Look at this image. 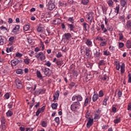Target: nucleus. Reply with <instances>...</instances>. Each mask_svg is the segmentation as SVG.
<instances>
[{"label":"nucleus","instance_id":"nucleus-59","mask_svg":"<svg viewBox=\"0 0 131 131\" xmlns=\"http://www.w3.org/2000/svg\"><path fill=\"white\" fill-rule=\"evenodd\" d=\"M45 110V106H43L41 108H39L38 109V110H39V111H40L41 112H43Z\"/></svg>","mask_w":131,"mask_h":131},{"label":"nucleus","instance_id":"nucleus-16","mask_svg":"<svg viewBox=\"0 0 131 131\" xmlns=\"http://www.w3.org/2000/svg\"><path fill=\"white\" fill-rule=\"evenodd\" d=\"M100 97L99 96V95L94 93L93 96V102H96L98 99H99V98Z\"/></svg>","mask_w":131,"mask_h":131},{"label":"nucleus","instance_id":"nucleus-46","mask_svg":"<svg viewBox=\"0 0 131 131\" xmlns=\"http://www.w3.org/2000/svg\"><path fill=\"white\" fill-rule=\"evenodd\" d=\"M41 126L43 127H46L48 126V124L45 121H42L41 122Z\"/></svg>","mask_w":131,"mask_h":131},{"label":"nucleus","instance_id":"nucleus-34","mask_svg":"<svg viewBox=\"0 0 131 131\" xmlns=\"http://www.w3.org/2000/svg\"><path fill=\"white\" fill-rule=\"evenodd\" d=\"M16 102V100L14 99V101H11L10 103L8 104V107L9 109L11 108L13 106L14 102Z\"/></svg>","mask_w":131,"mask_h":131},{"label":"nucleus","instance_id":"nucleus-15","mask_svg":"<svg viewBox=\"0 0 131 131\" xmlns=\"http://www.w3.org/2000/svg\"><path fill=\"white\" fill-rule=\"evenodd\" d=\"M120 3L122 7H126L127 6V0H120Z\"/></svg>","mask_w":131,"mask_h":131},{"label":"nucleus","instance_id":"nucleus-43","mask_svg":"<svg viewBox=\"0 0 131 131\" xmlns=\"http://www.w3.org/2000/svg\"><path fill=\"white\" fill-rule=\"evenodd\" d=\"M68 20V21L70 22L72 24H74V17H69Z\"/></svg>","mask_w":131,"mask_h":131},{"label":"nucleus","instance_id":"nucleus-32","mask_svg":"<svg viewBox=\"0 0 131 131\" xmlns=\"http://www.w3.org/2000/svg\"><path fill=\"white\" fill-rule=\"evenodd\" d=\"M103 55L104 56H108L111 55L110 52L107 50H103Z\"/></svg>","mask_w":131,"mask_h":131},{"label":"nucleus","instance_id":"nucleus-49","mask_svg":"<svg viewBox=\"0 0 131 131\" xmlns=\"http://www.w3.org/2000/svg\"><path fill=\"white\" fill-rule=\"evenodd\" d=\"M54 121H55L56 123H57V124H59L60 121H59V118L58 117H56L55 118Z\"/></svg>","mask_w":131,"mask_h":131},{"label":"nucleus","instance_id":"nucleus-5","mask_svg":"<svg viewBox=\"0 0 131 131\" xmlns=\"http://www.w3.org/2000/svg\"><path fill=\"white\" fill-rule=\"evenodd\" d=\"M109 77L106 75H104L101 78V82L104 84H108Z\"/></svg>","mask_w":131,"mask_h":131},{"label":"nucleus","instance_id":"nucleus-60","mask_svg":"<svg viewBox=\"0 0 131 131\" xmlns=\"http://www.w3.org/2000/svg\"><path fill=\"white\" fill-rule=\"evenodd\" d=\"M120 40H122L123 39V35L122 33L119 34Z\"/></svg>","mask_w":131,"mask_h":131},{"label":"nucleus","instance_id":"nucleus-24","mask_svg":"<svg viewBox=\"0 0 131 131\" xmlns=\"http://www.w3.org/2000/svg\"><path fill=\"white\" fill-rule=\"evenodd\" d=\"M126 48L127 49H131V41L128 40L126 41Z\"/></svg>","mask_w":131,"mask_h":131},{"label":"nucleus","instance_id":"nucleus-22","mask_svg":"<svg viewBox=\"0 0 131 131\" xmlns=\"http://www.w3.org/2000/svg\"><path fill=\"white\" fill-rule=\"evenodd\" d=\"M108 99H109V96H105V97H104V99L103 101V105H104V106L107 105L106 102L108 100Z\"/></svg>","mask_w":131,"mask_h":131},{"label":"nucleus","instance_id":"nucleus-21","mask_svg":"<svg viewBox=\"0 0 131 131\" xmlns=\"http://www.w3.org/2000/svg\"><path fill=\"white\" fill-rule=\"evenodd\" d=\"M114 9H115V12L116 13V15H118L120 10V5L117 4L116 7L114 8Z\"/></svg>","mask_w":131,"mask_h":131},{"label":"nucleus","instance_id":"nucleus-10","mask_svg":"<svg viewBox=\"0 0 131 131\" xmlns=\"http://www.w3.org/2000/svg\"><path fill=\"white\" fill-rule=\"evenodd\" d=\"M37 31L38 32H41L43 34H45V29L43 26L40 25L37 29Z\"/></svg>","mask_w":131,"mask_h":131},{"label":"nucleus","instance_id":"nucleus-1","mask_svg":"<svg viewBox=\"0 0 131 131\" xmlns=\"http://www.w3.org/2000/svg\"><path fill=\"white\" fill-rule=\"evenodd\" d=\"M80 103L78 101L74 102L71 105V110L73 112L76 111L79 109Z\"/></svg>","mask_w":131,"mask_h":131},{"label":"nucleus","instance_id":"nucleus-53","mask_svg":"<svg viewBox=\"0 0 131 131\" xmlns=\"http://www.w3.org/2000/svg\"><path fill=\"white\" fill-rule=\"evenodd\" d=\"M118 98H121L122 96V92L120 91V90L118 91Z\"/></svg>","mask_w":131,"mask_h":131},{"label":"nucleus","instance_id":"nucleus-2","mask_svg":"<svg viewBox=\"0 0 131 131\" xmlns=\"http://www.w3.org/2000/svg\"><path fill=\"white\" fill-rule=\"evenodd\" d=\"M37 60L40 59L41 61H44L46 59V55L42 52H39L35 55Z\"/></svg>","mask_w":131,"mask_h":131},{"label":"nucleus","instance_id":"nucleus-51","mask_svg":"<svg viewBox=\"0 0 131 131\" xmlns=\"http://www.w3.org/2000/svg\"><path fill=\"white\" fill-rule=\"evenodd\" d=\"M124 46V44L123 42H119V47L120 49L123 48Z\"/></svg>","mask_w":131,"mask_h":131},{"label":"nucleus","instance_id":"nucleus-11","mask_svg":"<svg viewBox=\"0 0 131 131\" xmlns=\"http://www.w3.org/2000/svg\"><path fill=\"white\" fill-rule=\"evenodd\" d=\"M63 37V39L66 40H70V39L72 38V35L69 33H65L64 34Z\"/></svg>","mask_w":131,"mask_h":131},{"label":"nucleus","instance_id":"nucleus-18","mask_svg":"<svg viewBox=\"0 0 131 131\" xmlns=\"http://www.w3.org/2000/svg\"><path fill=\"white\" fill-rule=\"evenodd\" d=\"M44 74L46 75V76H49L50 75V69L46 68V67H44Z\"/></svg>","mask_w":131,"mask_h":131},{"label":"nucleus","instance_id":"nucleus-31","mask_svg":"<svg viewBox=\"0 0 131 131\" xmlns=\"http://www.w3.org/2000/svg\"><path fill=\"white\" fill-rule=\"evenodd\" d=\"M6 116L8 117H11L13 115V112L11 111H8L6 112Z\"/></svg>","mask_w":131,"mask_h":131},{"label":"nucleus","instance_id":"nucleus-26","mask_svg":"<svg viewBox=\"0 0 131 131\" xmlns=\"http://www.w3.org/2000/svg\"><path fill=\"white\" fill-rule=\"evenodd\" d=\"M68 28L70 29V31H74L75 28L74 26L72 24H68Z\"/></svg>","mask_w":131,"mask_h":131},{"label":"nucleus","instance_id":"nucleus-9","mask_svg":"<svg viewBox=\"0 0 131 131\" xmlns=\"http://www.w3.org/2000/svg\"><path fill=\"white\" fill-rule=\"evenodd\" d=\"M55 8V6L54 3H53L52 1H50L48 2V9L50 11H52Z\"/></svg>","mask_w":131,"mask_h":131},{"label":"nucleus","instance_id":"nucleus-38","mask_svg":"<svg viewBox=\"0 0 131 131\" xmlns=\"http://www.w3.org/2000/svg\"><path fill=\"white\" fill-rule=\"evenodd\" d=\"M82 4L84 5H87L89 3H90V0H82L81 2Z\"/></svg>","mask_w":131,"mask_h":131},{"label":"nucleus","instance_id":"nucleus-19","mask_svg":"<svg viewBox=\"0 0 131 131\" xmlns=\"http://www.w3.org/2000/svg\"><path fill=\"white\" fill-rule=\"evenodd\" d=\"M53 23L54 25L60 24L61 23V19H60L59 18L55 19L53 20Z\"/></svg>","mask_w":131,"mask_h":131},{"label":"nucleus","instance_id":"nucleus-56","mask_svg":"<svg viewBox=\"0 0 131 131\" xmlns=\"http://www.w3.org/2000/svg\"><path fill=\"white\" fill-rule=\"evenodd\" d=\"M16 73L17 74H22L23 72L21 69H18L16 71Z\"/></svg>","mask_w":131,"mask_h":131},{"label":"nucleus","instance_id":"nucleus-63","mask_svg":"<svg viewBox=\"0 0 131 131\" xmlns=\"http://www.w3.org/2000/svg\"><path fill=\"white\" fill-rule=\"evenodd\" d=\"M128 82L131 83V74H128Z\"/></svg>","mask_w":131,"mask_h":131},{"label":"nucleus","instance_id":"nucleus-6","mask_svg":"<svg viewBox=\"0 0 131 131\" xmlns=\"http://www.w3.org/2000/svg\"><path fill=\"white\" fill-rule=\"evenodd\" d=\"M59 94H60V91H57L55 92V95H53V99L52 100L53 102H57V101H56V100L58 99V98L59 97Z\"/></svg>","mask_w":131,"mask_h":131},{"label":"nucleus","instance_id":"nucleus-61","mask_svg":"<svg viewBox=\"0 0 131 131\" xmlns=\"http://www.w3.org/2000/svg\"><path fill=\"white\" fill-rule=\"evenodd\" d=\"M62 56V55L61 54V52H58L57 54H56L57 58H60Z\"/></svg>","mask_w":131,"mask_h":131},{"label":"nucleus","instance_id":"nucleus-36","mask_svg":"<svg viewBox=\"0 0 131 131\" xmlns=\"http://www.w3.org/2000/svg\"><path fill=\"white\" fill-rule=\"evenodd\" d=\"M6 52L9 53V52H12L13 51V47L11 46L10 48H6Z\"/></svg>","mask_w":131,"mask_h":131},{"label":"nucleus","instance_id":"nucleus-64","mask_svg":"<svg viewBox=\"0 0 131 131\" xmlns=\"http://www.w3.org/2000/svg\"><path fill=\"white\" fill-rule=\"evenodd\" d=\"M127 110L131 111V102L128 104V108H127Z\"/></svg>","mask_w":131,"mask_h":131},{"label":"nucleus","instance_id":"nucleus-62","mask_svg":"<svg viewBox=\"0 0 131 131\" xmlns=\"http://www.w3.org/2000/svg\"><path fill=\"white\" fill-rule=\"evenodd\" d=\"M112 112L114 113H116L117 112L116 110H117V108L116 107H114V106H112Z\"/></svg>","mask_w":131,"mask_h":131},{"label":"nucleus","instance_id":"nucleus-57","mask_svg":"<svg viewBox=\"0 0 131 131\" xmlns=\"http://www.w3.org/2000/svg\"><path fill=\"white\" fill-rule=\"evenodd\" d=\"M15 38L14 37H11L9 38V41L11 43H13Z\"/></svg>","mask_w":131,"mask_h":131},{"label":"nucleus","instance_id":"nucleus-40","mask_svg":"<svg viewBox=\"0 0 131 131\" xmlns=\"http://www.w3.org/2000/svg\"><path fill=\"white\" fill-rule=\"evenodd\" d=\"M4 45V39L2 36H0V46H3Z\"/></svg>","mask_w":131,"mask_h":131},{"label":"nucleus","instance_id":"nucleus-54","mask_svg":"<svg viewBox=\"0 0 131 131\" xmlns=\"http://www.w3.org/2000/svg\"><path fill=\"white\" fill-rule=\"evenodd\" d=\"M23 56V54L17 52L16 54H15V57L21 58Z\"/></svg>","mask_w":131,"mask_h":131},{"label":"nucleus","instance_id":"nucleus-50","mask_svg":"<svg viewBox=\"0 0 131 131\" xmlns=\"http://www.w3.org/2000/svg\"><path fill=\"white\" fill-rule=\"evenodd\" d=\"M0 30L2 31H8V29L6 27H5L4 26H2L0 27Z\"/></svg>","mask_w":131,"mask_h":131},{"label":"nucleus","instance_id":"nucleus-17","mask_svg":"<svg viewBox=\"0 0 131 131\" xmlns=\"http://www.w3.org/2000/svg\"><path fill=\"white\" fill-rule=\"evenodd\" d=\"M85 44L86 45L89 47H92V42L90 39H87L85 42Z\"/></svg>","mask_w":131,"mask_h":131},{"label":"nucleus","instance_id":"nucleus-12","mask_svg":"<svg viewBox=\"0 0 131 131\" xmlns=\"http://www.w3.org/2000/svg\"><path fill=\"white\" fill-rule=\"evenodd\" d=\"M91 53H92V51L91 50V49L89 48L88 47L85 48V56H86L87 57H90Z\"/></svg>","mask_w":131,"mask_h":131},{"label":"nucleus","instance_id":"nucleus-8","mask_svg":"<svg viewBox=\"0 0 131 131\" xmlns=\"http://www.w3.org/2000/svg\"><path fill=\"white\" fill-rule=\"evenodd\" d=\"M19 29H20V26L16 25L13 28L12 31H11V32H12L14 35H17L18 34V32H19Z\"/></svg>","mask_w":131,"mask_h":131},{"label":"nucleus","instance_id":"nucleus-25","mask_svg":"<svg viewBox=\"0 0 131 131\" xmlns=\"http://www.w3.org/2000/svg\"><path fill=\"white\" fill-rule=\"evenodd\" d=\"M101 55V53L100 52V50H96V52L95 53H94V57H96L97 58H100V56Z\"/></svg>","mask_w":131,"mask_h":131},{"label":"nucleus","instance_id":"nucleus-55","mask_svg":"<svg viewBox=\"0 0 131 131\" xmlns=\"http://www.w3.org/2000/svg\"><path fill=\"white\" fill-rule=\"evenodd\" d=\"M44 65H46L48 67H50L51 65H52V63L49 61H48L45 63V64H44Z\"/></svg>","mask_w":131,"mask_h":131},{"label":"nucleus","instance_id":"nucleus-44","mask_svg":"<svg viewBox=\"0 0 131 131\" xmlns=\"http://www.w3.org/2000/svg\"><path fill=\"white\" fill-rule=\"evenodd\" d=\"M23 29L24 31H27L30 29V26L29 25L24 26Z\"/></svg>","mask_w":131,"mask_h":131},{"label":"nucleus","instance_id":"nucleus-30","mask_svg":"<svg viewBox=\"0 0 131 131\" xmlns=\"http://www.w3.org/2000/svg\"><path fill=\"white\" fill-rule=\"evenodd\" d=\"M83 28L85 31H88V29L90 28V26L86 23H84L83 24Z\"/></svg>","mask_w":131,"mask_h":131},{"label":"nucleus","instance_id":"nucleus-45","mask_svg":"<svg viewBox=\"0 0 131 131\" xmlns=\"http://www.w3.org/2000/svg\"><path fill=\"white\" fill-rule=\"evenodd\" d=\"M89 99L88 97L85 98V101H84V105L85 106H87L88 105V104H89Z\"/></svg>","mask_w":131,"mask_h":131},{"label":"nucleus","instance_id":"nucleus-3","mask_svg":"<svg viewBox=\"0 0 131 131\" xmlns=\"http://www.w3.org/2000/svg\"><path fill=\"white\" fill-rule=\"evenodd\" d=\"M77 99V102H81L83 100V98L81 95H74L73 97H72V101H75Z\"/></svg>","mask_w":131,"mask_h":131},{"label":"nucleus","instance_id":"nucleus-47","mask_svg":"<svg viewBox=\"0 0 131 131\" xmlns=\"http://www.w3.org/2000/svg\"><path fill=\"white\" fill-rule=\"evenodd\" d=\"M99 66H104L105 65V61L104 60H102L99 61L98 63Z\"/></svg>","mask_w":131,"mask_h":131},{"label":"nucleus","instance_id":"nucleus-7","mask_svg":"<svg viewBox=\"0 0 131 131\" xmlns=\"http://www.w3.org/2000/svg\"><path fill=\"white\" fill-rule=\"evenodd\" d=\"M94 124V119H91V117L89 118L88 123L86 124V127L88 128H90L91 126H92V125Z\"/></svg>","mask_w":131,"mask_h":131},{"label":"nucleus","instance_id":"nucleus-48","mask_svg":"<svg viewBox=\"0 0 131 131\" xmlns=\"http://www.w3.org/2000/svg\"><path fill=\"white\" fill-rule=\"evenodd\" d=\"M107 45V42L106 41H102L100 42V46L101 47H104L106 45Z\"/></svg>","mask_w":131,"mask_h":131},{"label":"nucleus","instance_id":"nucleus-29","mask_svg":"<svg viewBox=\"0 0 131 131\" xmlns=\"http://www.w3.org/2000/svg\"><path fill=\"white\" fill-rule=\"evenodd\" d=\"M107 4L108 7H113V5H114V2L113 0H108V1L107 2Z\"/></svg>","mask_w":131,"mask_h":131},{"label":"nucleus","instance_id":"nucleus-13","mask_svg":"<svg viewBox=\"0 0 131 131\" xmlns=\"http://www.w3.org/2000/svg\"><path fill=\"white\" fill-rule=\"evenodd\" d=\"M20 61L17 59H14L11 61V64L12 66H16Z\"/></svg>","mask_w":131,"mask_h":131},{"label":"nucleus","instance_id":"nucleus-37","mask_svg":"<svg viewBox=\"0 0 131 131\" xmlns=\"http://www.w3.org/2000/svg\"><path fill=\"white\" fill-rule=\"evenodd\" d=\"M99 98H102L104 96V93L103 91L101 90L99 91V94H98Z\"/></svg>","mask_w":131,"mask_h":131},{"label":"nucleus","instance_id":"nucleus-28","mask_svg":"<svg viewBox=\"0 0 131 131\" xmlns=\"http://www.w3.org/2000/svg\"><path fill=\"white\" fill-rule=\"evenodd\" d=\"M36 76L37 77L40 79L42 78V75L41 74V73L39 71H36Z\"/></svg>","mask_w":131,"mask_h":131},{"label":"nucleus","instance_id":"nucleus-41","mask_svg":"<svg viewBox=\"0 0 131 131\" xmlns=\"http://www.w3.org/2000/svg\"><path fill=\"white\" fill-rule=\"evenodd\" d=\"M121 121V118L119 117L118 118H117L115 120H114V123H115V124H118L119 123H120Z\"/></svg>","mask_w":131,"mask_h":131},{"label":"nucleus","instance_id":"nucleus-27","mask_svg":"<svg viewBox=\"0 0 131 131\" xmlns=\"http://www.w3.org/2000/svg\"><path fill=\"white\" fill-rule=\"evenodd\" d=\"M115 64L116 66V70L117 71H119L120 70V68H121V66L120 64V63L118 61H115Z\"/></svg>","mask_w":131,"mask_h":131},{"label":"nucleus","instance_id":"nucleus-39","mask_svg":"<svg viewBox=\"0 0 131 131\" xmlns=\"http://www.w3.org/2000/svg\"><path fill=\"white\" fill-rule=\"evenodd\" d=\"M30 59L29 58H25L24 59V62L25 64L28 65L30 63Z\"/></svg>","mask_w":131,"mask_h":131},{"label":"nucleus","instance_id":"nucleus-58","mask_svg":"<svg viewBox=\"0 0 131 131\" xmlns=\"http://www.w3.org/2000/svg\"><path fill=\"white\" fill-rule=\"evenodd\" d=\"M4 98L6 99H8L10 98V95L8 93H6L5 95H4Z\"/></svg>","mask_w":131,"mask_h":131},{"label":"nucleus","instance_id":"nucleus-42","mask_svg":"<svg viewBox=\"0 0 131 131\" xmlns=\"http://www.w3.org/2000/svg\"><path fill=\"white\" fill-rule=\"evenodd\" d=\"M100 118V116L99 114H98L97 113L95 114L94 119L97 120V119H99Z\"/></svg>","mask_w":131,"mask_h":131},{"label":"nucleus","instance_id":"nucleus-20","mask_svg":"<svg viewBox=\"0 0 131 131\" xmlns=\"http://www.w3.org/2000/svg\"><path fill=\"white\" fill-rule=\"evenodd\" d=\"M121 74H123L125 72V64L122 63L120 67Z\"/></svg>","mask_w":131,"mask_h":131},{"label":"nucleus","instance_id":"nucleus-52","mask_svg":"<svg viewBox=\"0 0 131 131\" xmlns=\"http://www.w3.org/2000/svg\"><path fill=\"white\" fill-rule=\"evenodd\" d=\"M1 126H2V129L3 130H6V124H1Z\"/></svg>","mask_w":131,"mask_h":131},{"label":"nucleus","instance_id":"nucleus-14","mask_svg":"<svg viewBox=\"0 0 131 131\" xmlns=\"http://www.w3.org/2000/svg\"><path fill=\"white\" fill-rule=\"evenodd\" d=\"M86 18L88 21H91L94 19V16H93L92 13H89L86 15Z\"/></svg>","mask_w":131,"mask_h":131},{"label":"nucleus","instance_id":"nucleus-33","mask_svg":"<svg viewBox=\"0 0 131 131\" xmlns=\"http://www.w3.org/2000/svg\"><path fill=\"white\" fill-rule=\"evenodd\" d=\"M1 124H6V119L4 116H2L1 119Z\"/></svg>","mask_w":131,"mask_h":131},{"label":"nucleus","instance_id":"nucleus-23","mask_svg":"<svg viewBox=\"0 0 131 131\" xmlns=\"http://www.w3.org/2000/svg\"><path fill=\"white\" fill-rule=\"evenodd\" d=\"M131 28V21L130 20H129L127 21L126 26H125V29H129Z\"/></svg>","mask_w":131,"mask_h":131},{"label":"nucleus","instance_id":"nucleus-4","mask_svg":"<svg viewBox=\"0 0 131 131\" xmlns=\"http://www.w3.org/2000/svg\"><path fill=\"white\" fill-rule=\"evenodd\" d=\"M15 84L17 85V88L19 90H21L23 88V85L20 79H16L15 80Z\"/></svg>","mask_w":131,"mask_h":131},{"label":"nucleus","instance_id":"nucleus-35","mask_svg":"<svg viewBox=\"0 0 131 131\" xmlns=\"http://www.w3.org/2000/svg\"><path fill=\"white\" fill-rule=\"evenodd\" d=\"M51 106L52 110H55L57 108L58 106V103H52Z\"/></svg>","mask_w":131,"mask_h":131}]
</instances>
